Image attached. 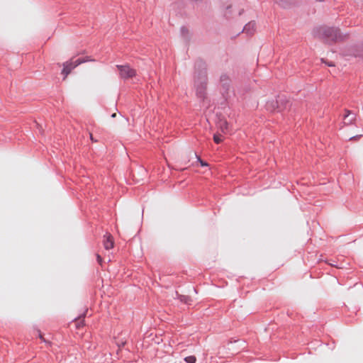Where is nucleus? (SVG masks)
<instances>
[{
  "label": "nucleus",
  "instance_id": "f8f14e48",
  "mask_svg": "<svg viewBox=\"0 0 363 363\" xmlns=\"http://www.w3.org/2000/svg\"><path fill=\"white\" fill-rule=\"evenodd\" d=\"M180 33L186 41L189 40V30L186 27L182 26L180 28Z\"/></svg>",
  "mask_w": 363,
  "mask_h": 363
},
{
  "label": "nucleus",
  "instance_id": "bb28decb",
  "mask_svg": "<svg viewBox=\"0 0 363 363\" xmlns=\"http://www.w3.org/2000/svg\"><path fill=\"white\" fill-rule=\"evenodd\" d=\"M316 1L322 2V1H324V0H316Z\"/></svg>",
  "mask_w": 363,
  "mask_h": 363
},
{
  "label": "nucleus",
  "instance_id": "412c9836",
  "mask_svg": "<svg viewBox=\"0 0 363 363\" xmlns=\"http://www.w3.org/2000/svg\"><path fill=\"white\" fill-rule=\"evenodd\" d=\"M97 262L101 264L102 262V258L99 255H97Z\"/></svg>",
  "mask_w": 363,
  "mask_h": 363
},
{
  "label": "nucleus",
  "instance_id": "aec40b11",
  "mask_svg": "<svg viewBox=\"0 0 363 363\" xmlns=\"http://www.w3.org/2000/svg\"><path fill=\"white\" fill-rule=\"evenodd\" d=\"M361 136H362L361 135H355V136H352V137H351V138H350V140H357V139L359 138Z\"/></svg>",
  "mask_w": 363,
  "mask_h": 363
},
{
  "label": "nucleus",
  "instance_id": "6ab92c4d",
  "mask_svg": "<svg viewBox=\"0 0 363 363\" xmlns=\"http://www.w3.org/2000/svg\"><path fill=\"white\" fill-rule=\"evenodd\" d=\"M328 264L333 267H335L336 268H338V269H342L343 268V266L342 264L340 265H338L337 264H335V262L333 261V262H328Z\"/></svg>",
  "mask_w": 363,
  "mask_h": 363
},
{
  "label": "nucleus",
  "instance_id": "39448f33",
  "mask_svg": "<svg viewBox=\"0 0 363 363\" xmlns=\"http://www.w3.org/2000/svg\"><path fill=\"white\" fill-rule=\"evenodd\" d=\"M86 62V60H82L81 58H78L77 60H74V62H66L63 64V69L62 70V74H64L65 77H67L71 71L79 65L82 64V62Z\"/></svg>",
  "mask_w": 363,
  "mask_h": 363
},
{
  "label": "nucleus",
  "instance_id": "ddd939ff",
  "mask_svg": "<svg viewBox=\"0 0 363 363\" xmlns=\"http://www.w3.org/2000/svg\"><path fill=\"white\" fill-rule=\"evenodd\" d=\"M273 1H274V3L277 4L278 5H279L280 6H281L283 8H286L289 4L288 0H273Z\"/></svg>",
  "mask_w": 363,
  "mask_h": 363
},
{
  "label": "nucleus",
  "instance_id": "f03ea898",
  "mask_svg": "<svg viewBox=\"0 0 363 363\" xmlns=\"http://www.w3.org/2000/svg\"><path fill=\"white\" fill-rule=\"evenodd\" d=\"M194 78L196 96L201 101H204L206 95L207 86V65L206 62L198 59L194 64Z\"/></svg>",
  "mask_w": 363,
  "mask_h": 363
},
{
  "label": "nucleus",
  "instance_id": "1a4fd4ad",
  "mask_svg": "<svg viewBox=\"0 0 363 363\" xmlns=\"http://www.w3.org/2000/svg\"><path fill=\"white\" fill-rule=\"evenodd\" d=\"M356 116L350 111L346 110V114L344 116V123L350 125L355 120Z\"/></svg>",
  "mask_w": 363,
  "mask_h": 363
},
{
  "label": "nucleus",
  "instance_id": "5701e85b",
  "mask_svg": "<svg viewBox=\"0 0 363 363\" xmlns=\"http://www.w3.org/2000/svg\"><path fill=\"white\" fill-rule=\"evenodd\" d=\"M39 337L40 339L43 340L44 342H45V340L43 338V336L40 333H39Z\"/></svg>",
  "mask_w": 363,
  "mask_h": 363
},
{
  "label": "nucleus",
  "instance_id": "4be33fe9",
  "mask_svg": "<svg viewBox=\"0 0 363 363\" xmlns=\"http://www.w3.org/2000/svg\"><path fill=\"white\" fill-rule=\"evenodd\" d=\"M327 65H328L329 67L335 66V65H334L333 62H328V63H327Z\"/></svg>",
  "mask_w": 363,
  "mask_h": 363
},
{
  "label": "nucleus",
  "instance_id": "20e7f679",
  "mask_svg": "<svg viewBox=\"0 0 363 363\" xmlns=\"http://www.w3.org/2000/svg\"><path fill=\"white\" fill-rule=\"evenodd\" d=\"M116 67L119 71L120 77L123 79L132 78L136 74L135 70L132 69L128 65H117Z\"/></svg>",
  "mask_w": 363,
  "mask_h": 363
},
{
  "label": "nucleus",
  "instance_id": "a211bd4d",
  "mask_svg": "<svg viewBox=\"0 0 363 363\" xmlns=\"http://www.w3.org/2000/svg\"><path fill=\"white\" fill-rule=\"evenodd\" d=\"M198 161L199 162L201 166L202 167H206L208 165L206 162L202 160L199 157H198Z\"/></svg>",
  "mask_w": 363,
  "mask_h": 363
},
{
  "label": "nucleus",
  "instance_id": "0eeeda50",
  "mask_svg": "<svg viewBox=\"0 0 363 363\" xmlns=\"http://www.w3.org/2000/svg\"><path fill=\"white\" fill-rule=\"evenodd\" d=\"M348 52L347 55L363 58V44L352 46L348 50Z\"/></svg>",
  "mask_w": 363,
  "mask_h": 363
},
{
  "label": "nucleus",
  "instance_id": "9d476101",
  "mask_svg": "<svg viewBox=\"0 0 363 363\" xmlns=\"http://www.w3.org/2000/svg\"><path fill=\"white\" fill-rule=\"evenodd\" d=\"M104 246L106 250H110L113 247V241L112 240L111 235L108 234L104 240Z\"/></svg>",
  "mask_w": 363,
  "mask_h": 363
},
{
  "label": "nucleus",
  "instance_id": "2eb2a0df",
  "mask_svg": "<svg viewBox=\"0 0 363 363\" xmlns=\"http://www.w3.org/2000/svg\"><path fill=\"white\" fill-rule=\"evenodd\" d=\"M228 128V124L226 121L223 122V123H222L220 125V129H221L222 132H223V133H225L227 131Z\"/></svg>",
  "mask_w": 363,
  "mask_h": 363
},
{
  "label": "nucleus",
  "instance_id": "f3484780",
  "mask_svg": "<svg viewBox=\"0 0 363 363\" xmlns=\"http://www.w3.org/2000/svg\"><path fill=\"white\" fill-rule=\"evenodd\" d=\"M230 8H231V6H226V8H225L226 11H225V16L227 18H229V17H230Z\"/></svg>",
  "mask_w": 363,
  "mask_h": 363
},
{
  "label": "nucleus",
  "instance_id": "6e6552de",
  "mask_svg": "<svg viewBox=\"0 0 363 363\" xmlns=\"http://www.w3.org/2000/svg\"><path fill=\"white\" fill-rule=\"evenodd\" d=\"M256 30V23L254 21H250L246 23L243 27L241 33H245L247 35H252Z\"/></svg>",
  "mask_w": 363,
  "mask_h": 363
},
{
  "label": "nucleus",
  "instance_id": "9b49d317",
  "mask_svg": "<svg viewBox=\"0 0 363 363\" xmlns=\"http://www.w3.org/2000/svg\"><path fill=\"white\" fill-rule=\"evenodd\" d=\"M179 300L181 302L185 303V304H187V305H191V303H192V299L190 296H186V295H179L177 293Z\"/></svg>",
  "mask_w": 363,
  "mask_h": 363
},
{
  "label": "nucleus",
  "instance_id": "393cba45",
  "mask_svg": "<svg viewBox=\"0 0 363 363\" xmlns=\"http://www.w3.org/2000/svg\"><path fill=\"white\" fill-rule=\"evenodd\" d=\"M90 138H91V140L92 141H94V138H92V135H90ZM96 140H95V142H96Z\"/></svg>",
  "mask_w": 363,
  "mask_h": 363
},
{
  "label": "nucleus",
  "instance_id": "dca6fc26",
  "mask_svg": "<svg viewBox=\"0 0 363 363\" xmlns=\"http://www.w3.org/2000/svg\"><path fill=\"white\" fill-rule=\"evenodd\" d=\"M213 140L216 144H219L222 141V139H221L220 136H219L218 135H214Z\"/></svg>",
  "mask_w": 363,
  "mask_h": 363
},
{
  "label": "nucleus",
  "instance_id": "a878e982",
  "mask_svg": "<svg viewBox=\"0 0 363 363\" xmlns=\"http://www.w3.org/2000/svg\"><path fill=\"white\" fill-rule=\"evenodd\" d=\"M242 12H243V10L240 11H239V15L240 16L242 13Z\"/></svg>",
  "mask_w": 363,
  "mask_h": 363
},
{
  "label": "nucleus",
  "instance_id": "4468645a",
  "mask_svg": "<svg viewBox=\"0 0 363 363\" xmlns=\"http://www.w3.org/2000/svg\"><path fill=\"white\" fill-rule=\"evenodd\" d=\"M184 360L187 363H195L196 361V358L195 356L191 355V356H188V357H185Z\"/></svg>",
  "mask_w": 363,
  "mask_h": 363
},
{
  "label": "nucleus",
  "instance_id": "7ed1b4c3",
  "mask_svg": "<svg viewBox=\"0 0 363 363\" xmlns=\"http://www.w3.org/2000/svg\"><path fill=\"white\" fill-rule=\"evenodd\" d=\"M290 106V102L286 98L279 97V100L267 101L266 104L267 110L273 112L277 111L281 112Z\"/></svg>",
  "mask_w": 363,
  "mask_h": 363
},
{
  "label": "nucleus",
  "instance_id": "b1692460",
  "mask_svg": "<svg viewBox=\"0 0 363 363\" xmlns=\"http://www.w3.org/2000/svg\"><path fill=\"white\" fill-rule=\"evenodd\" d=\"M116 116V113H115L111 115L112 118H115Z\"/></svg>",
  "mask_w": 363,
  "mask_h": 363
},
{
  "label": "nucleus",
  "instance_id": "423d86ee",
  "mask_svg": "<svg viewBox=\"0 0 363 363\" xmlns=\"http://www.w3.org/2000/svg\"><path fill=\"white\" fill-rule=\"evenodd\" d=\"M220 82L221 87L223 89L222 94L223 96H225V94H228L230 91V86H231L230 85L231 80L227 74H223L220 77Z\"/></svg>",
  "mask_w": 363,
  "mask_h": 363
},
{
  "label": "nucleus",
  "instance_id": "f257e3e1",
  "mask_svg": "<svg viewBox=\"0 0 363 363\" xmlns=\"http://www.w3.org/2000/svg\"><path fill=\"white\" fill-rule=\"evenodd\" d=\"M312 35L314 38L320 39L329 45L344 41L349 35L348 34L341 33L338 28L326 26L315 27L312 30Z\"/></svg>",
  "mask_w": 363,
  "mask_h": 363
}]
</instances>
